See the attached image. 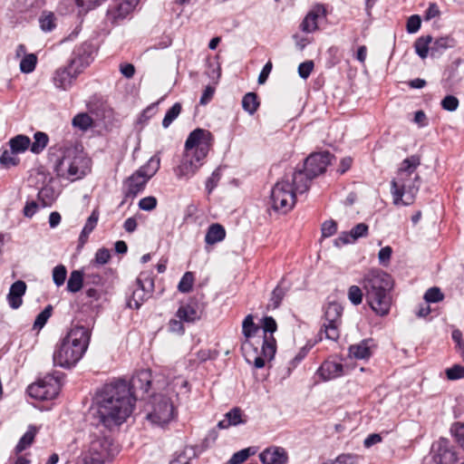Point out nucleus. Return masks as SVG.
<instances>
[{"mask_svg":"<svg viewBox=\"0 0 464 464\" xmlns=\"http://www.w3.org/2000/svg\"><path fill=\"white\" fill-rule=\"evenodd\" d=\"M153 280L148 276L140 275L135 284L132 295L129 299L128 304L130 308L139 309L141 304L150 296L153 291Z\"/></svg>","mask_w":464,"mask_h":464,"instance_id":"nucleus-16","label":"nucleus"},{"mask_svg":"<svg viewBox=\"0 0 464 464\" xmlns=\"http://www.w3.org/2000/svg\"><path fill=\"white\" fill-rule=\"evenodd\" d=\"M191 456L186 450L176 453L169 464H190Z\"/></svg>","mask_w":464,"mask_h":464,"instance_id":"nucleus-63","label":"nucleus"},{"mask_svg":"<svg viewBox=\"0 0 464 464\" xmlns=\"http://www.w3.org/2000/svg\"><path fill=\"white\" fill-rule=\"evenodd\" d=\"M181 104L179 102H176L170 109H169L162 121V126L164 128H168L173 122V121L178 118L181 112Z\"/></svg>","mask_w":464,"mask_h":464,"instance_id":"nucleus-47","label":"nucleus"},{"mask_svg":"<svg viewBox=\"0 0 464 464\" xmlns=\"http://www.w3.org/2000/svg\"><path fill=\"white\" fill-rule=\"evenodd\" d=\"M259 459L263 464H287L288 455L281 447H270L262 451Z\"/></svg>","mask_w":464,"mask_h":464,"instance_id":"nucleus-20","label":"nucleus"},{"mask_svg":"<svg viewBox=\"0 0 464 464\" xmlns=\"http://www.w3.org/2000/svg\"><path fill=\"white\" fill-rule=\"evenodd\" d=\"M343 307L338 303H329L324 310V322L320 333H324L325 338L337 341L340 337Z\"/></svg>","mask_w":464,"mask_h":464,"instance_id":"nucleus-11","label":"nucleus"},{"mask_svg":"<svg viewBox=\"0 0 464 464\" xmlns=\"http://www.w3.org/2000/svg\"><path fill=\"white\" fill-rule=\"evenodd\" d=\"M207 156H201L193 150H185L180 163L174 169V173L179 179H188L193 177Z\"/></svg>","mask_w":464,"mask_h":464,"instance_id":"nucleus-14","label":"nucleus"},{"mask_svg":"<svg viewBox=\"0 0 464 464\" xmlns=\"http://www.w3.org/2000/svg\"><path fill=\"white\" fill-rule=\"evenodd\" d=\"M420 158L411 155L400 164L396 176L392 180V195L395 205H411L413 203L420 184L417 172Z\"/></svg>","mask_w":464,"mask_h":464,"instance_id":"nucleus-3","label":"nucleus"},{"mask_svg":"<svg viewBox=\"0 0 464 464\" xmlns=\"http://www.w3.org/2000/svg\"><path fill=\"white\" fill-rule=\"evenodd\" d=\"M246 422V416L240 408L236 407L224 415V418L218 421V427L219 429H228Z\"/></svg>","mask_w":464,"mask_h":464,"instance_id":"nucleus-23","label":"nucleus"},{"mask_svg":"<svg viewBox=\"0 0 464 464\" xmlns=\"http://www.w3.org/2000/svg\"><path fill=\"white\" fill-rule=\"evenodd\" d=\"M83 283V274L79 270H74L71 273L67 282V290L72 293H76L81 290Z\"/></svg>","mask_w":464,"mask_h":464,"instance_id":"nucleus-38","label":"nucleus"},{"mask_svg":"<svg viewBox=\"0 0 464 464\" xmlns=\"http://www.w3.org/2000/svg\"><path fill=\"white\" fill-rule=\"evenodd\" d=\"M93 47L91 44L83 43L73 51V57L71 60V68L79 67L80 72L90 64Z\"/></svg>","mask_w":464,"mask_h":464,"instance_id":"nucleus-19","label":"nucleus"},{"mask_svg":"<svg viewBox=\"0 0 464 464\" xmlns=\"http://www.w3.org/2000/svg\"><path fill=\"white\" fill-rule=\"evenodd\" d=\"M50 160L56 175L70 181L81 179L91 171V159L75 148L65 149L61 156L51 152Z\"/></svg>","mask_w":464,"mask_h":464,"instance_id":"nucleus-5","label":"nucleus"},{"mask_svg":"<svg viewBox=\"0 0 464 464\" xmlns=\"http://www.w3.org/2000/svg\"><path fill=\"white\" fill-rule=\"evenodd\" d=\"M298 191L292 181L291 176H285L277 181L271 190L270 203L274 210L283 214L290 211L295 205V195ZM299 194H301L299 192Z\"/></svg>","mask_w":464,"mask_h":464,"instance_id":"nucleus-8","label":"nucleus"},{"mask_svg":"<svg viewBox=\"0 0 464 464\" xmlns=\"http://www.w3.org/2000/svg\"><path fill=\"white\" fill-rule=\"evenodd\" d=\"M285 296V291L282 287L277 286L272 292V295L268 304V306L276 309L277 308Z\"/></svg>","mask_w":464,"mask_h":464,"instance_id":"nucleus-55","label":"nucleus"},{"mask_svg":"<svg viewBox=\"0 0 464 464\" xmlns=\"http://www.w3.org/2000/svg\"><path fill=\"white\" fill-rule=\"evenodd\" d=\"M61 390L60 382L53 376H45L44 379L28 386V394L36 400H53Z\"/></svg>","mask_w":464,"mask_h":464,"instance_id":"nucleus-12","label":"nucleus"},{"mask_svg":"<svg viewBox=\"0 0 464 464\" xmlns=\"http://www.w3.org/2000/svg\"><path fill=\"white\" fill-rule=\"evenodd\" d=\"M455 45V40L450 36L437 38L430 46L431 56H436L448 48Z\"/></svg>","mask_w":464,"mask_h":464,"instance_id":"nucleus-32","label":"nucleus"},{"mask_svg":"<svg viewBox=\"0 0 464 464\" xmlns=\"http://www.w3.org/2000/svg\"><path fill=\"white\" fill-rule=\"evenodd\" d=\"M258 331V327L254 323V318L252 314H248L243 321L242 324V332L248 340L252 335H254Z\"/></svg>","mask_w":464,"mask_h":464,"instance_id":"nucleus-48","label":"nucleus"},{"mask_svg":"<svg viewBox=\"0 0 464 464\" xmlns=\"http://www.w3.org/2000/svg\"><path fill=\"white\" fill-rule=\"evenodd\" d=\"M10 149L18 153H23L30 148L31 140L25 135H17L9 140Z\"/></svg>","mask_w":464,"mask_h":464,"instance_id":"nucleus-35","label":"nucleus"},{"mask_svg":"<svg viewBox=\"0 0 464 464\" xmlns=\"http://www.w3.org/2000/svg\"><path fill=\"white\" fill-rule=\"evenodd\" d=\"M37 432L38 429L36 427L33 425L29 426L27 431L23 435L15 447L16 452L20 453L29 448L34 442Z\"/></svg>","mask_w":464,"mask_h":464,"instance_id":"nucleus-33","label":"nucleus"},{"mask_svg":"<svg viewBox=\"0 0 464 464\" xmlns=\"http://www.w3.org/2000/svg\"><path fill=\"white\" fill-rule=\"evenodd\" d=\"M362 290L358 285H352L349 287L348 298L353 304L358 305L362 304Z\"/></svg>","mask_w":464,"mask_h":464,"instance_id":"nucleus-54","label":"nucleus"},{"mask_svg":"<svg viewBox=\"0 0 464 464\" xmlns=\"http://www.w3.org/2000/svg\"><path fill=\"white\" fill-rule=\"evenodd\" d=\"M91 339L88 327L75 325L56 344L53 361L55 366L70 369L77 364L86 353Z\"/></svg>","mask_w":464,"mask_h":464,"instance_id":"nucleus-2","label":"nucleus"},{"mask_svg":"<svg viewBox=\"0 0 464 464\" xmlns=\"http://www.w3.org/2000/svg\"><path fill=\"white\" fill-rule=\"evenodd\" d=\"M37 63V56L34 53L24 55L20 62V70L24 73H30L34 71Z\"/></svg>","mask_w":464,"mask_h":464,"instance_id":"nucleus-43","label":"nucleus"},{"mask_svg":"<svg viewBox=\"0 0 464 464\" xmlns=\"http://www.w3.org/2000/svg\"><path fill=\"white\" fill-rule=\"evenodd\" d=\"M426 303H436L443 299V294L438 287L430 288L424 295Z\"/></svg>","mask_w":464,"mask_h":464,"instance_id":"nucleus-57","label":"nucleus"},{"mask_svg":"<svg viewBox=\"0 0 464 464\" xmlns=\"http://www.w3.org/2000/svg\"><path fill=\"white\" fill-rule=\"evenodd\" d=\"M135 401L126 381H112L96 392L87 418L92 425L113 429L130 416Z\"/></svg>","mask_w":464,"mask_h":464,"instance_id":"nucleus-1","label":"nucleus"},{"mask_svg":"<svg viewBox=\"0 0 464 464\" xmlns=\"http://www.w3.org/2000/svg\"><path fill=\"white\" fill-rule=\"evenodd\" d=\"M157 206V199L154 197H146L140 200L139 207L142 210L150 211Z\"/></svg>","mask_w":464,"mask_h":464,"instance_id":"nucleus-61","label":"nucleus"},{"mask_svg":"<svg viewBox=\"0 0 464 464\" xmlns=\"http://www.w3.org/2000/svg\"><path fill=\"white\" fill-rule=\"evenodd\" d=\"M319 373L325 381L338 378L343 374L342 363L334 361H325L319 369Z\"/></svg>","mask_w":464,"mask_h":464,"instance_id":"nucleus-24","label":"nucleus"},{"mask_svg":"<svg viewBox=\"0 0 464 464\" xmlns=\"http://www.w3.org/2000/svg\"><path fill=\"white\" fill-rule=\"evenodd\" d=\"M26 288V284L22 280L15 281L10 286L6 299L12 309H18L22 305Z\"/></svg>","mask_w":464,"mask_h":464,"instance_id":"nucleus-21","label":"nucleus"},{"mask_svg":"<svg viewBox=\"0 0 464 464\" xmlns=\"http://www.w3.org/2000/svg\"><path fill=\"white\" fill-rule=\"evenodd\" d=\"M431 43L432 37L430 35L422 36L416 40L414 44L415 51L421 59H425L428 56Z\"/></svg>","mask_w":464,"mask_h":464,"instance_id":"nucleus-37","label":"nucleus"},{"mask_svg":"<svg viewBox=\"0 0 464 464\" xmlns=\"http://www.w3.org/2000/svg\"><path fill=\"white\" fill-rule=\"evenodd\" d=\"M118 453L117 446L107 436L92 435L88 449L82 453L77 464H105Z\"/></svg>","mask_w":464,"mask_h":464,"instance_id":"nucleus-7","label":"nucleus"},{"mask_svg":"<svg viewBox=\"0 0 464 464\" xmlns=\"http://www.w3.org/2000/svg\"><path fill=\"white\" fill-rule=\"evenodd\" d=\"M259 106L258 97L255 92H247L242 100V107L249 114H254Z\"/></svg>","mask_w":464,"mask_h":464,"instance_id":"nucleus-39","label":"nucleus"},{"mask_svg":"<svg viewBox=\"0 0 464 464\" xmlns=\"http://www.w3.org/2000/svg\"><path fill=\"white\" fill-rule=\"evenodd\" d=\"M92 124V118L88 113H79L72 119V126L83 131L91 128Z\"/></svg>","mask_w":464,"mask_h":464,"instance_id":"nucleus-40","label":"nucleus"},{"mask_svg":"<svg viewBox=\"0 0 464 464\" xmlns=\"http://www.w3.org/2000/svg\"><path fill=\"white\" fill-rule=\"evenodd\" d=\"M136 5L131 2L130 0H118V3L115 4L114 9H115V15L117 17H124L129 13H130L134 8Z\"/></svg>","mask_w":464,"mask_h":464,"instance_id":"nucleus-42","label":"nucleus"},{"mask_svg":"<svg viewBox=\"0 0 464 464\" xmlns=\"http://www.w3.org/2000/svg\"><path fill=\"white\" fill-rule=\"evenodd\" d=\"M324 14V9L322 6L313 8L304 17L300 24L301 30L305 33H313L317 28V19Z\"/></svg>","mask_w":464,"mask_h":464,"instance_id":"nucleus-26","label":"nucleus"},{"mask_svg":"<svg viewBox=\"0 0 464 464\" xmlns=\"http://www.w3.org/2000/svg\"><path fill=\"white\" fill-rule=\"evenodd\" d=\"M430 455L435 464H457L459 462L458 451L450 441L444 438L432 443Z\"/></svg>","mask_w":464,"mask_h":464,"instance_id":"nucleus-13","label":"nucleus"},{"mask_svg":"<svg viewBox=\"0 0 464 464\" xmlns=\"http://www.w3.org/2000/svg\"><path fill=\"white\" fill-rule=\"evenodd\" d=\"M226 237V230L220 224L215 223L209 226L205 241L208 245H214L222 241Z\"/></svg>","mask_w":464,"mask_h":464,"instance_id":"nucleus-29","label":"nucleus"},{"mask_svg":"<svg viewBox=\"0 0 464 464\" xmlns=\"http://www.w3.org/2000/svg\"><path fill=\"white\" fill-rule=\"evenodd\" d=\"M337 231V224L334 220H327L322 225V235L328 237L335 234Z\"/></svg>","mask_w":464,"mask_h":464,"instance_id":"nucleus-59","label":"nucleus"},{"mask_svg":"<svg viewBox=\"0 0 464 464\" xmlns=\"http://www.w3.org/2000/svg\"><path fill=\"white\" fill-rule=\"evenodd\" d=\"M446 376L450 381H456L464 378V366L460 364H454L445 371Z\"/></svg>","mask_w":464,"mask_h":464,"instance_id":"nucleus-52","label":"nucleus"},{"mask_svg":"<svg viewBox=\"0 0 464 464\" xmlns=\"http://www.w3.org/2000/svg\"><path fill=\"white\" fill-rule=\"evenodd\" d=\"M160 165V159L152 157L148 160V162L145 165L141 166L135 173L140 175L148 181L159 170Z\"/></svg>","mask_w":464,"mask_h":464,"instance_id":"nucleus-31","label":"nucleus"},{"mask_svg":"<svg viewBox=\"0 0 464 464\" xmlns=\"http://www.w3.org/2000/svg\"><path fill=\"white\" fill-rule=\"evenodd\" d=\"M450 434L458 445L464 450V422H455L450 427Z\"/></svg>","mask_w":464,"mask_h":464,"instance_id":"nucleus-45","label":"nucleus"},{"mask_svg":"<svg viewBox=\"0 0 464 464\" xmlns=\"http://www.w3.org/2000/svg\"><path fill=\"white\" fill-rule=\"evenodd\" d=\"M148 181L140 175L133 173L124 183L125 196L134 198L142 191Z\"/></svg>","mask_w":464,"mask_h":464,"instance_id":"nucleus-25","label":"nucleus"},{"mask_svg":"<svg viewBox=\"0 0 464 464\" xmlns=\"http://www.w3.org/2000/svg\"><path fill=\"white\" fill-rule=\"evenodd\" d=\"M420 18L418 15H411L407 22V31L411 34L416 33L420 27Z\"/></svg>","mask_w":464,"mask_h":464,"instance_id":"nucleus-64","label":"nucleus"},{"mask_svg":"<svg viewBox=\"0 0 464 464\" xmlns=\"http://www.w3.org/2000/svg\"><path fill=\"white\" fill-rule=\"evenodd\" d=\"M361 457L353 453H343L339 455L334 464H357Z\"/></svg>","mask_w":464,"mask_h":464,"instance_id":"nucleus-56","label":"nucleus"},{"mask_svg":"<svg viewBox=\"0 0 464 464\" xmlns=\"http://www.w3.org/2000/svg\"><path fill=\"white\" fill-rule=\"evenodd\" d=\"M255 453L252 448L243 449L236 453L228 460V464H241Z\"/></svg>","mask_w":464,"mask_h":464,"instance_id":"nucleus-49","label":"nucleus"},{"mask_svg":"<svg viewBox=\"0 0 464 464\" xmlns=\"http://www.w3.org/2000/svg\"><path fill=\"white\" fill-rule=\"evenodd\" d=\"M276 329L277 324L273 317L266 316L263 319V330L265 332V336H266L267 333H269L272 335V334L275 333Z\"/></svg>","mask_w":464,"mask_h":464,"instance_id":"nucleus-62","label":"nucleus"},{"mask_svg":"<svg viewBox=\"0 0 464 464\" xmlns=\"http://www.w3.org/2000/svg\"><path fill=\"white\" fill-rule=\"evenodd\" d=\"M67 270L64 266H56L53 270V280L57 286H61L64 284L66 279Z\"/></svg>","mask_w":464,"mask_h":464,"instance_id":"nucleus-53","label":"nucleus"},{"mask_svg":"<svg viewBox=\"0 0 464 464\" xmlns=\"http://www.w3.org/2000/svg\"><path fill=\"white\" fill-rule=\"evenodd\" d=\"M331 157L328 151L311 154L305 160L304 170H298L292 174V181L295 189L300 193L306 192L311 180L324 172L330 164Z\"/></svg>","mask_w":464,"mask_h":464,"instance_id":"nucleus-6","label":"nucleus"},{"mask_svg":"<svg viewBox=\"0 0 464 464\" xmlns=\"http://www.w3.org/2000/svg\"><path fill=\"white\" fill-rule=\"evenodd\" d=\"M370 340H362L359 343L349 347V356L356 360H364L370 358L372 352L369 345Z\"/></svg>","mask_w":464,"mask_h":464,"instance_id":"nucleus-27","label":"nucleus"},{"mask_svg":"<svg viewBox=\"0 0 464 464\" xmlns=\"http://www.w3.org/2000/svg\"><path fill=\"white\" fill-rule=\"evenodd\" d=\"M79 67L71 68V63L67 66L58 68L53 75V82L54 86L61 90H68L73 80L80 73Z\"/></svg>","mask_w":464,"mask_h":464,"instance_id":"nucleus-17","label":"nucleus"},{"mask_svg":"<svg viewBox=\"0 0 464 464\" xmlns=\"http://www.w3.org/2000/svg\"><path fill=\"white\" fill-rule=\"evenodd\" d=\"M20 159L18 158L17 153L14 152L12 150H5L0 156V164L4 168L9 169L18 165Z\"/></svg>","mask_w":464,"mask_h":464,"instance_id":"nucleus-41","label":"nucleus"},{"mask_svg":"<svg viewBox=\"0 0 464 464\" xmlns=\"http://www.w3.org/2000/svg\"><path fill=\"white\" fill-rule=\"evenodd\" d=\"M53 307L47 305L35 318L34 328L41 329L52 315Z\"/></svg>","mask_w":464,"mask_h":464,"instance_id":"nucleus-51","label":"nucleus"},{"mask_svg":"<svg viewBox=\"0 0 464 464\" xmlns=\"http://www.w3.org/2000/svg\"><path fill=\"white\" fill-rule=\"evenodd\" d=\"M49 137L45 132L36 131L34 135V141L31 142L30 150L34 154L41 153L47 146Z\"/></svg>","mask_w":464,"mask_h":464,"instance_id":"nucleus-36","label":"nucleus"},{"mask_svg":"<svg viewBox=\"0 0 464 464\" xmlns=\"http://www.w3.org/2000/svg\"><path fill=\"white\" fill-rule=\"evenodd\" d=\"M38 197L43 202V206L47 207L53 203L56 198V193L52 187L46 186L39 191Z\"/></svg>","mask_w":464,"mask_h":464,"instance_id":"nucleus-46","label":"nucleus"},{"mask_svg":"<svg viewBox=\"0 0 464 464\" xmlns=\"http://www.w3.org/2000/svg\"><path fill=\"white\" fill-rule=\"evenodd\" d=\"M194 275L191 272H186L179 283L178 289L181 293H188L193 286Z\"/></svg>","mask_w":464,"mask_h":464,"instance_id":"nucleus-50","label":"nucleus"},{"mask_svg":"<svg viewBox=\"0 0 464 464\" xmlns=\"http://www.w3.org/2000/svg\"><path fill=\"white\" fill-rule=\"evenodd\" d=\"M368 233V226L364 223H360L356 225L349 233L343 232L336 239L335 245L337 246H341L352 242H354L360 237L367 236Z\"/></svg>","mask_w":464,"mask_h":464,"instance_id":"nucleus-22","label":"nucleus"},{"mask_svg":"<svg viewBox=\"0 0 464 464\" xmlns=\"http://www.w3.org/2000/svg\"><path fill=\"white\" fill-rule=\"evenodd\" d=\"M40 27L44 32H50L55 27V16L52 12L44 11L39 18Z\"/></svg>","mask_w":464,"mask_h":464,"instance_id":"nucleus-44","label":"nucleus"},{"mask_svg":"<svg viewBox=\"0 0 464 464\" xmlns=\"http://www.w3.org/2000/svg\"><path fill=\"white\" fill-rule=\"evenodd\" d=\"M176 317L183 322L191 323L199 318V313L195 304H186L178 309Z\"/></svg>","mask_w":464,"mask_h":464,"instance_id":"nucleus-28","label":"nucleus"},{"mask_svg":"<svg viewBox=\"0 0 464 464\" xmlns=\"http://www.w3.org/2000/svg\"><path fill=\"white\" fill-rule=\"evenodd\" d=\"M314 69V62L306 61L299 64L298 73L301 78L307 79Z\"/></svg>","mask_w":464,"mask_h":464,"instance_id":"nucleus-60","label":"nucleus"},{"mask_svg":"<svg viewBox=\"0 0 464 464\" xmlns=\"http://www.w3.org/2000/svg\"><path fill=\"white\" fill-rule=\"evenodd\" d=\"M160 165V159L152 157L148 160V162L145 165L141 166L135 173L140 175L148 181L159 170Z\"/></svg>","mask_w":464,"mask_h":464,"instance_id":"nucleus-30","label":"nucleus"},{"mask_svg":"<svg viewBox=\"0 0 464 464\" xmlns=\"http://www.w3.org/2000/svg\"><path fill=\"white\" fill-rule=\"evenodd\" d=\"M441 106L446 111H454L459 106V100L453 95H447L441 101Z\"/></svg>","mask_w":464,"mask_h":464,"instance_id":"nucleus-58","label":"nucleus"},{"mask_svg":"<svg viewBox=\"0 0 464 464\" xmlns=\"http://www.w3.org/2000/svg\"><path fill=\"white\" fill-rule=\"evenodd\" d=\"M241 350L246 361L260 369L265 366L266 360L273 359L276 350V342L273 336H264L261 352L258 353L257 348L249 340H246L241 345Z\"/></svg>","mask_w":464,"mask_h":464,"instance_id":"nucleus-9","label":"nucleus"},{"mask_svg":"<svg viewBox=\"0 0 464 464\" xmlns=\"http://www.w3.org/2000/svg\"><path fill=\"white\" fill-rule=\"evenodd\" d=\"M362 285L370 307L381 316L388 314L392 305V277L383 271L371 270L363 276Z\"/></svg>","mask_w":464,"mask_h":464,"instance_id":"nucleus-4","label":"nucleus"},{"mask_svg":"<svg viewBox=\"0 0 464 464\" xmlns=\"http://www.w3.org/2000/svg\"><path fill=\"white\" fill-rule=\"evenodd\" d=\"M152 382L151 372L149 369L138 371L127 382L130 388L132 397L135 399L136 393L140 391L142 393L148 392Z\"/></svg>","mask_w":464,"mask_h":464,"instance_id":"nucleus-18","label":"nucleus"},{"mask_svg":"<svg viewBox=\"0 0 464 464\" xmlns=\"http://www.w3.org/2000/svg\"><path fill=\"white\" fill-rule=\"evenodd\" d=\"M213 136L204 129H196L188 135L185 142V150H193L201 156H207L212 146Z\"/></svg>","mask_w":464,"mask_h":464,"instance_id":"nucleus-15","label":"nucleus"},{"mask_svg":"<svg viewBox=\"0 0 464 464\" xmlns=\"http://www.w3.org/2000/svg\"><path fill=\"white\" fill-rule=\"evenodd\" d=\"M175 408L171 400L163 394L153 396L151 411L147 414V419L155 425L164 426L173 420Z\"/></svg>","mask_w":464,"mask_h":464,"instance_id":"nucleus-10","label":"nucleus"},{"mask_svg":"<svg viewBox=\"0 0 464 464\" xmlns=\"http://www.w3.org/2000/svg\"><path fill=\"white\" fill-rule=\"evenodd\" d=\"M100 213L98 209H94L91 216L86 220V223L82 230V233L80 235V241L82 243L86 242L89 235L93 231L95 227L97 226L98 220H99Z\"/></svg>","mask_w":464,"mask_h":464,"instance_id":"nucleus-34","label":"nucleus"}]
</instances>
